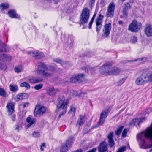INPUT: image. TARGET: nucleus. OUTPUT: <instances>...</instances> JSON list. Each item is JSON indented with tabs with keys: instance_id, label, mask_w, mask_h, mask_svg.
Returning <instances> with one entry per match:
<instances>
[{
	"instance_id": "obj_1",
	"label": "nucleus",
	"mask_w": 152,
	"mask_h": 152,
	"mask_svg": "<svg viewBox=\"0 0 152 152\" xmlns=\"http://www.w3.org/2000/svg\"><path fill=\"white\" fill-rule=\"evenodd\" d=\"M37 67L34 71L35 73L47 77H51L53 72L59 70V68L53 66L48 67L45 63L41 62H37Z\"/></svg>"
},
{
	"instance_id": "obj_2",
	"label": "nucleus",
	"mask_w": 152,
	"mask_h": 152,
	"mask_svg": "<svg viewBox=\"0 0 152 152\" xmlns=\"http://www.w3.org/2000/svg\"><path fill=\"white\" fill-rule=\"evenodd\" d=\"M120 72L119 68L112 67L111 64L109 62L105 63L100 69V73L105 75H117L119 74Z\"/></svg>"
},
{
	"instance_id": "obj_3",
	"label": "nucleus",
	"mask_w": 152,
	"mask_h": 152,
	"mask_svg": "<svg viewBox=\"0 0 152 152\" xmlns=\"http://www.w3.org/2000/svg\"><path fill=\"white\" fill-rule=\"evenodd\" d=\"M68 104V99H65L64 96L60 97L58 100L56 106L57 108L61 110L58 117L60 118L62 115L66 114L67 109V106Z\"/></svg>"
},
{
	"instance_id": "obj_4",
	"label": "nucleus",
	"mask_w": 152,
	"mask_h": 152,
	"mask_svg": "<svg viewBox=\"0 0 152 152\" xmlns=\"http://www.w3.org/2000/svg\"><path fill=\"white\" fill-rule=\"evenodd\" d=\"M144 137L149 138L152 140V124L144 132L138 134L137 138L138 140H142Z\"/></svg>"
},
{
	"instance_id": "obj_5",
	"label": "nucleus",
	"mask_w": 152,
	"mask_h": 152,
	"mask_svg": "<svg viewBox=\"0 0 152 152\" xmlns=\"http://www.w3.org/2000/svg\"><path fill=\"white\" fill-rule=\"evenodd\" d=\"M90 16V10L87 7H86L83 9L80 16V21L82 24H84L87 23Z\"/></svg>"
},
{
	"instance_id": "obj_6",
	"label": "nucleus",
	"mask_w": 152,
	"mask_h": 152,
	"mask_svg": "<svg viewBox=\"0 0 152 152\" xmlns=\"http://www.w3.org/2000/svg\"><path fill=\"white\" fill-rule=\"evenodd\" d=\"M73 140L72 137H69L66 140V142L64 143L61 145L60 152H67L71 147L73 142Z\"/></svg>"
},
{
	"instance_id": "obj_7",
	"label": "nucleus",
	"mask_w": 152,
	"mask_h": 152,
	"mask_svg": "<svg viewBox=\"0 0 152 152\" xmlns=\"http://www.w3.org/2000/svg\"><path fill=\"white\" fill-rule=\"evenodd\" d=\"M141 26L140 23L138 24L136 20H134L129 25L128 29L132 32H137L139 30Z\"/></svg>"
},
{
	"instance_id": "obj_8",
	"label": "nucleus",
	"mask_w": 152,
	"mask_h": 152,
	"mask_svg": "<svg viewBox=\"0 0 152 152\" xmlns=\"http://www.w3.org/2000/svg\"><path fill=\"white\" fill-rule=\"evenodd\" d=\"M84 74H77L73 75L70 78L71 82L77 83V82H80L84 80Z\"/></svg>"
},
{
	"instance_id": "obj_9",
	"label": "nucleus",
	"mask_w": 152,
	"mask_h": 152,
	"mask_svg": "<svg viewBox=\"0 0 152 152\" xmlns=\"http://www.w3.org/2000/svg\"><path fill=\"white\" fill-rule=\"evenodd\" d=\"M148 80L147 75H142L137 78L135 83L138 85H142L147 82Z\"/></svg>"
},
{
	"instance_id": "obj_10",
	"label": "nucleus",
	"mask_w": 152,
	"mask_h": 152,
	"mask_svg": "<svg viewBox=\"0 0 152 152\" xmlns=\"http://www.w3.org/2000/svg\"><path fill=\"white\" fill-rule=\"evenodd\" d=\"M115 5L113 3H110L109 5L106 15L107 17H113L114 15Z\"/></svg>"
},
{
	"instance_id": "obj_11",
	"label": "nucleus",
	"mask_w": 152,
	"mask_h": 152,
	"mask_svg": "<svg viewBox=\"0 0 152 152\" xmlns=\"http://www.w3.org/2000/svg\"><path fill=\"white\" fill-rule=\"evenodd\" d=\"M111 28V23H110L105 24L104 26L102 31V36L104 38L107 37L109 35Z\"/></svg>"
},
{
	"instance_id": "obj_12",
	"label": "nucleus",
	"mask_w": 152,
	"mask_h": 152,
	"mask_svg": "<svg viewBox=\"0 0 152 152\" xmlns=\"http://www.w3.org/2000/svg\"><path fill=\"white\" fill-rule=\"evenodd\" d=\"M27 53L30 54L33 57L37 59H41L44 57V54L38 50L32 51L28 52Z\"/></svg>"
},
{
	"instance_id": "obj_13",
	"label": "nucleus",
	"mask_w": 152,
	"mask_h": 152,
	"mask_svg": "<svg viewBox=\"0 0 152 152\" xmlns=\"http://www.w3.org/2000/svg\"><path fill=\"white\" fill-rule=\"evenodd\" d=\"M98 151L99 152H108L107 143L105 141L101 142L98 146Z\"/></svg>"
},
{
	"instance_id": "obj_14",
	"label": "nucleus",
	"mask_w": 152,
	"mask_h": 152,
	"mask_svg": "<svg viewBox=\"0 0 152 152\" xmlns=\"http://www.w3.org/2000/svg\"><path fill=\"white\" fill-rule=\"evenodd\" d=\"M113 132H111L108 134L107 137L108 139V142L111 148H112L115 145L114 141L113 140Z\"/></svg>"
},
{
	"instance_id": "obj_15",
	"label": "nucleus",
	"mask_w": 152,
	"mask_h": 152,
	"mask_svg": "<svg viewBox=\"0 0 152 152\" xmlns=\"http://www.w3.org/2000/svg\"><path fill=\"white\" fill-rule=\"evenodd\" d=\"M28 80L30 83L35 84L42 81L43 79L41 77H37L35 76H32L29 77Z\"/></svg>"
},
{
	"instance_id": "obj_16",
	"label": "nucleus",
	"mask_w": 152,
	"mask_h": 152,
	"mask_svg": "<svg viewBox=\"0 0 152 152\" xmlns=\"http://www.w3.org/2000/svg\"><path fill=\"white\" fill-rule=\"evenodd\" d=\"M145 33L148 37L152 36V26L149 24H147L145 29Z\"/></svg>"
},
{
	"instance_id": "obj_17",
	"label": "nucleus",
	"mask_w": 152,
	"mask_h": 152,
	"mask_svg": "<svg viewBox=\"0 0 152 152\" xmlns=\"http://www.w3.org/2000/svg\"><path fill=\"white\" fill-rule=\"evenodd\" d=\"M26 121L28 123V124L26 126V128L28 129L35 124L36 121V120L34 118H31L30 117L27 118Z\"/></svg>"
},
{
	"instance_id": "obj_18",
	"label": "nucleus",
	"mask_w": 152,
	"mask_h": 152,
	"mask_svg": "<svg viewBox=\"0 0 152 152\" xmlns=\"http://www.w3.org/2000/svg\"><path fill=\"white\" fill-rule=\"evenodd\" d=\"M28 95L26 93H20L16 96V101L19 100L26 99L28 97Z\"/></svg>"
},
{
	"instance_id": "obj_19",
	"label": "nucleus",
	"mask_w": 152,
	"mask_h": 152,
	"mask_svg": "<svg viewBox=\"0 0 152 152\" xmlns=\"http://www.w3.org/2000/svg\"><path fill=\"white\" fill-rule=\"evenodd\" d=\"M8 14L10 17L12 18H20V16L17 14L13 10H10L8 11Z\"/></svg>"
},
{
	"instance_id": "obj_20",
	"label": "nucleus",
	"mask_w": 152,
	"mask_h": 152,
	"mask_svg": "<svg viewBox=\"0 0 152 152\" xmlns=\"http://www.w3.org/2000/svg\"><path fill=\"white\" fill-rule=\"evenodd\" d=\"M131 7L129 3H127L125 4L124 8L122 10L123 15L126 18L128 15L127 10L131 9Z\"/></svg>"
},
{
	"instance_id": "obj_21",
	"label": "nucleus",
	"mask_w": 152,
	"mask_h": 152,
	"mask_svg": "<svg viewBox=\"0 0 152 152\" xmlns=\"http://www.w3.org/2000/svg\"><path fill=\"white\" fill-rule=\"evenodd\" d=\"M58 91V89L54 88L53 87L49 88L47 90L48 94L50 96L54 95Z\"/></svg>"
},
{
	"instance_id": "obj_22",
	"label": "nucleus",
	"mask_w": 152,
	"mask_h": 152,
	"mask_svg": "<svg viewBox=\"0 0 152 152\" xmlns=\"http://www.w3.org/2000/svg\"><path fill=\"white\" fill-rule=\"evenodd\" d=\"M7 107L9 114H11L14 111V104L12 103L8 104L7 105Z\"/></svg>"
},
{
	"instance_id": "obj_23",
	"label": "nucleus",
	"mask_w": 152,
	"mask_h": 152,
	"mask_svg": "<svg viewBox=\"0 0 152 152\" xmlns=\"http://www.w3.org/2000/svg\"><path fill=\"white\" fill-rule=\"evenodd\" d=\"M46 110V108L43 106L39 107L37 108V114L40 115H41L44 114Z\"/></svg>"
},
{
	"instance_id": "obj_24",
	"label": "nucleus",
	"mask_w": 152,
	"mask_h": 152,
	"mask_svg": "<svg viewBox=\"0 0 152 152\" xmlns=\"http://www.w3.org/2000/svg\"><path fill=\"white\" fill-rule=\"evenodd\" d=\"M104 17L103 16L99 14L96 20V25H102V20Z\"/></svg>"
},
{
	"instance_id": "obj_25",
	"label": "nucleus",
	"mask_w": 152,
	"mask_h": 152,
	"mask_svg": "<svg viewBox=\"0 0 152 152\" xmlns=\"http://www.w3.org/2000/svg\"><path fill=\"white\" fill-rule=\"evenodd\" d=\"M8 47L0 40V52H6L8 51Z\"/></svg>"
},
{
	"instance_id": "obj_26",
	"label": "nucleus",
	"mask_w": 152,
	"mask_h": 152,
	"mask_svg": "<svg viewBox=\"0 0 152 152\" xmlns=\"http://www.w3.org/2000/svg\"><path fill=\"white\" fill-rule=\"evenodd\" d=\"M76 110V106L75 104H73L70 106V109L68 113L71 114L73 116H74L75 115Z\"/></svg>"
},
{
	"instance_id": "obj_27",
	"label": "nucleus",
	"mask_w": 152,
	"mask_h": 152,
	"mask_svg": "<svg viewBox=\"0 0 152 152\" xmlns=\"http://www.w3.org/2000/svg\"><path fill=\"white\" fill-rule=\"evenodd\" d=\"M12 57L10 55H7L6 54H2L0 56V60H6L7 61H10L11 60Z\"/></svg>"
},
{
	"instance_id": "obj_28",
	"label": "nucleus",
	"mask_w": 152,
	"mask_h": 152,
	"mask_svg": "<svg viewBox=\"0 0 152 152\" xmlns=\"http://www.w3.org/2000/svg\"><path fill=\"white\" fill-rule=\"evenodd\" d=\"M84 122V118L83 116H80V118L78 119L77 123V126L79 127L80 126L83 124Z\"/></svg>"
},
{
	"instance_id": "obj_29",
	"label": "nucleus",
	"mask_w": 152,
	"mask_h": 152,
	"mask_svg": "<svg viewBox=\"0 0 152 152\" xmlns=\"http://www.w3.org/2000/svg\"><path fill=\"white\" fill-rule=\"evenodd\" d=\"M23 70V67L21 65H18L15 66L14 68V71L17 73L21 72Z\"/></svg>"
},
{
	"instance_id": "obj_30",
	"label": "nucleus",
	"mask_w": 152,
	"mask_h": 152,
	"mask_svg": "<svg viewBox=\"0 0 152 152\" xmlns=\"http://www.w3.org/2000/svg\"><path fill=\"white\" fill-rule=\"evenodd\" d=\"M109 113L108 110H105L102 111L101 113L100 117L105 119Z\"/></svg>"
},
{
	"instance_id": "obj_31",
	"label": "nucleus",
	"mask_w": 152,
	"mask_h": 152,
	"mask_svg": "<svg viewBox=\"0 0 152 152\" xmlns=\"http://www.w3.org/2000/svg\"><path fill=\"white\" fill-rule=\"evenodd\" d=\"M20 87H25L27 89H29L30 88V86L27 82H24L21 83L20 85Z\"/></svg>"
},
{
	"instance_id": "obj_32",
	"label": "nucleus",
	"mask_w": 152,
	"mask_h": 152,
	"mask_svg": "<svg viewBox=\"0 0 152 152\" xmlns=\"http://www.w3.org/2000/svg\"><path fill=\"white\" fill-rule=\"evenodd\" d=\"M10 90L12 92H15L17 91L18 89V87L17 85H15L13 86L12 84H10Z\"/></svg>"
},
{
	"instance_id": "obj_33",
	"label": "nucleus",
	"mask_w": 152,
	"mask_h": 152,
	"mask_svg": "<svg viewBox=\"0 0 152 152\" xmlns=\"http://www.w3.org/2000/svg\"><path fill=\"white\" fill-rule=\"evenodd\" d=\"M124 126H120L119 127L118 129L116 131H115V134L117 136L119 135L121 133L123 129L124 128Z\"/></svg>"
},
{
	"instance_id": "obj_34",
	"label": "nucleus",
	"mask_w": 152,
	"mask_h": 152,
	"mask_svg": "<svg viewBox=\"0 0 152 152\" xmlns=\"http://www.w3.org/2000/svg\"><path fill=\"white\" fill-rule=\"evenodd\" d=\"M53 60L54 61L59 63L62 65L66 64V62L59 58H53Z\"/></svg>"
},
{
	"instance_id": "obj_35",
	"label": "nucleus",
	"mask_w": 152,
	"mask_h": 152,
	"mask_svg": "<svg viewBox=\"0 0 152 152\" xmlns=\"http://www.w3.org/2000/svg\"><path fill=\"white\" fill-rule=\"evenodd\" d=\"M105 120V119L100 117L99 120L96 127H99L100 126L102 125L104 122Z\"/></svg>"
},
{
	"instance_id": "obj_36",
	"label": "nucleus",
	"mask_w": 152,
	"mask_h": 152,
	"mask_svg": "<svg viewBox=\"0 0 152 152\" xmlns=\"http://www.w3.org/2000/svg\"><path fill=\"white\" fill-rule=\"evenodd\" d=\"M9 5L7 3H2L1 4L0 8L2 10L9 7Z\"/></svg>"
},
{
	"instance_id": "obj_37",
	"label": "nucleus",
	"mask_w": 152,
	"mask_h": 152,
	"mask_svg": "<svg viewBox=\"0 0 152 152\" xmlns=\"http://www.w3.org/2000/svg\"><path fill=\"white\" fill-rule=\"evenodd\" d=\"M126 78V77H125L120 79L117 83V86H120L122 85L124 83Z\"/></svg>"
},
{
	"instance_id": "obj_38",
	"label": "nucleus",
	"mask_w": 152,
	"mask_h": 152,
	"mask_svg": "<svg viewBox=\"0 0 152 152\" xmlns=\"http://www.w3.org/2000/svg\"><path fill=\"white\" fill-rule=\"evenodd\" d=\"M96 14L94 13L93 16V17L91 19V20L89 22L88 25H89V27L88 28L89 29H90L94 21V18L95 17Z\"/></svg>"
},
{
	"instance_id": "obj_39",
	"label": "nucleus",
	"mask_w": 152,
	"mask_h": 152,
	"mask_svg": "<svg viewBox=\"0 0 152 152\" xmlns=\"http://www.w3.org/2000/svg\"><path fill=\"white\" fill-rule=\"evenodd\" d=\"M0 95L4 97H5L6 96L5 91L2 88H0Z\"/></svg>"
},
{
	"instance_id": "obj_40",
	"label": "nucleus",
	"mask_w": 152,
	"mask_h": 152,
	"mask_svg": "<svg viewBox=\"0 0 152 152\" xmlns=\"http://www.w3.org/2000/svg\"><path fill=\"white\" fill-rule=\"evenodd\" d=\"M137 38L136 37L134 36L131 37L130 42L132 43H135L137 42Z\"/></svg>"
},
{
	"instance_id": "obj_41",
	"label": "nucleus",
	"mask_w": 152,
	"mask_h": 152,
	"mask_svg": "<svg viewBox=\"0 0 152 152\" xmlns=\"http://www.w3.org/2000/svg\"><path fill=\"white\" fill-rule=\"evenodd\" d=\"M43 85L42 83L36 85L34 86V88L36 90H39L42 88Z\"/></svg>"
},
{
	"instance_id": "obj_42",
	"label": "nucleus",
	"mask_w": 152,
	"mask_h": 152,
	"mask_svg": "<svg viewBox=\"0 0 152 152\" xmlns=\"http://www.w3.org/2000/svg\"><path fill=\"white\" fill-rule=\"evenodd\" d=\"M126 149V146H123L119 148L117 152H124Z\"/></svg>"
},
{
	"instance_id": "obj_43",
	"label": "nucleus",
	"mask_w": 152,
	"mask_h": 152,
	"mask_svg": "<svg viewBox=\"0 0 152 152\" xmlns=\"http://www.w3.org/2000/svg\"><path fill=\"white\" fill-rule=\"evenodd\" d=\"M139 121V118H137L135 119H133L130 122V125H134L136 123H137H137H138V121Z\"/></svg>"
},
{
	"instance_id": "obj_44",
	"label": "nucleus",
	"mask_w": 152,
	"mask_h": 152,
	"mask_svg": "<svg viewBox=\"0 0 152 152\" xmlns=\"http://www.w3.org/2000/svg\"><path fill=\"white\" fill-rule=\"evenodd\" d=\"M139 121V118H137L135 119H133L130 122V125H134L136 123H137H137H138V121Z\"/></svg>"
},
{
	"instance_id": "obj_45",
	"label": "nucleus",
	"mask_w": 152,
	"mask_h": 152,
	"mask_svg": "<svg viewBox=\"0 0 152 152\" xmlns=\"http://www.w3.org/2000/svg\"><path fill=\"white\" fill-rule=\"evenodd\" d=\"M139 121V118H137L135 119H133L130 122V125H134L136 123H137H137H138V121Z\"/></svg>"
},
{
	"instance_id": "obj_46",
	"label": "nucleus",
	"mask_w": 152,
	"mask_h": 152,
	"mask_svg": "<svg viewBox=\"0 0 152 152\" xmlns=\"http://www.w3.org/2000/svg\"><path fill=\"white\" fill-rule=\"evenodd\" d=\"M127 134V129H125L122 132V136L123 137H126Z\"/></svg>"
},
{
	"instance_id": "obj_47",
	"label": "nucleus",
	"mask_w": 152,
	"mask_h": 152,
	"mask_svg": "<svg viewBox=\"0 0 152 152\" xmlns=\"http://www.w3.org/2000/svg\"><path fill=\"white\" fill-rule=\"evenodd\" d=\"M96 31L97 32L99 33L102 26V25H96Z\"/></svg>"
},
{
	"instance_id": "obj_48",
	"label": "nucleus",
	"mask_w": 152,
	"mask_h": 152,
	"mask_svg": "<svg viewBox=\"0 0 152 152\" xmlns=\"http://www.w3.org/2000/svg\"><path fill=\"white\" fill-rule=\"evenodd\" d=\"M33 135L35 137H39L40 134L38 132H34Z\"/></svg>"
},
{
	"instance_id": "obj_49",
	"label": "nucleus",
	"mask_w": 152,
	"mask_h": 152,
	"mask_svg": "<svg viewBox=\"0 0 152 152\" xmlns=\"http://www.w3.org/2000/svg\"><path fill=\"white\" fill-rule=\"evenodd\" d=\"M6 69V67L5 64H2L0 63V69H1L5 70Z\"/></svg>"
},
{
	"instance_id": "obj_50",
	"label": "nucleus",
	"mask_w": 152,
	"mask_h": 152,
	"mask_svg": "<svg viewBox=\"0 0 152 152\" xmlns=\"http://www.w3.org/2000/svg\"><path fill=\"white\" fill-rule=\"evenodd\" d=\"M95 0H90L89 1V5L92 7V5L94 4Z\"/></svg>"
},
{
	"instance_id": "obj_51",
	"label": "nucleus",
	"mask_w": 152,
	"mask_h": 152,
	"mask_svg": "<svg viewBox=\"0 0 152 152\" xmlns=\"http://www.w3.org/2000/svg\"><path fill=\"white\" fill-rule=\"evenodd\" d=\"M139 119V121H138V123H137V124L138 125H139V124L143 122L144 121L145 119V118H140Z\"/></svg>"
},
{
	"instance_id": "obj_52",
	"label": "nucleus",
	"mask_w": 152,
	"mask_h": 152,
	"mask_svg": "<svg viewBox=\"0 0 152 152\" xmlns=\"http://www.w3.org/2000/svg\"><path fill=\"white\" fill-rule=\"evenodd\" d=\"M148 80V81H152V74L150 76L147 75Z\"/></svg>"
},
{
	"instance_id": "obj_53",
	"label": "nucleus",
	"mask_w": 152,
	"mask_h": 152,
	"mask_svg": "<svg viewBox=\"0 0 152 152\" xmlns=\"http://www.w3.org/2000/svg\"><path fill=\"white\" fill-rule=\"evenodd\" d=\"M84 68L85 69L86 71V69H87V71L88 70L93 69V68H90V66H88L87 67H84Z\"/></svg>"
},
{
	"instance_id": "obj_54",
	"label": "nucleus",
	"mask_w": 152,
	"mask_h": 152,
	"mask_svg": "<svg viewBox=\"0 0 152 152\" xmlns=\"http://www.w3.org/2000/svg\"><path fill=\"white\" fill-rule=\"evenodd\" d=\"M15 129L17 130V132L19 131V126L18 125H16L15 126Z\"/></svg>"
},
{
	"instance_id": "obj_55",
	"label": "nucleus",
	"mask_w": 152,
	"mask_h": 152,
	"mask_svg": "<svg viewBox=\"0 0 152 152\" xmlns=\"http://www.w3.org/2000/svg\"><path fill=\"white\" fill-rule=\"evenodd\" d=\"M96 150V149L95 148H93V149L88 151L87 152H95Z\"/></svg>"
},
{
	"instance_id": "obj_56",
	"label": "nucleus",
	"mask_w": 152,
	"mask_h": 152,
	"mask_svg": "<svg viewBox=\"0 0 152 152\" xmlns=\"http://www.w3.org/2000/svg\"><path fill=\"white\" fill-rule=\"evenodd\" d=\"M11 119L13 121H15V115H13L11 117Z\"/></svg>"
},
{
	"instance_id": "obj_57",
	"label": "nucleus",
	"mask_w": 152,
	"mask_h": 152,
	"mask_svg": "<svg viewBox=\"0 0 152 152\" xmlns=\"http://www.w3.org/2000/svg\"><path fill=\"white\" fill-rule=\"evenodd\" d=\"M45 144H46L45 142L42 143L40 146H41V147H45Z\"/></svg>"
},
{
	"instance_id": "obj_58",
	"label": "nucleus",
	"mask_w": 152,
	"mask_h": 152,
	"mask_svg": "<svg viewBox=\"0 0 152 152\" xmlns=\"http://www.w3.org/2000/svg\"><path fill=\"white\" fill-rule=\"evenodd\" d=\"M139 60H140V61H142V60H144V61H145V60H146V58H140Z\"/></svg>"
},
{
	"instance_id": "obj_59",
	"label": "nucleus",
	"mask_w": 152,
	"mask_h": 152,
	"mask_svg": "<svg viewBox=\"0 0 152 152\" xmlns=\"http://www.w3.org/2000/svg\"><path fill=\"white\" fill-rule=\"evenodd\" d=\"M118 23L119 24H123V22L121 21H119Z\"/></svg>"
},
{
	"instance_id": "obj_60",
	"label": "nucleus",
	"mask_w": 152,
	"mask_h": 152,
	"mask_svg": "<svg viewBox=\"0 0 152 152\" xmlns=\"http://www.w3.org/2000/svg\"><path fill=\"white\" fill-rule=\"evenodd\" d=\"M27 104H28V103H26L25 104H24L23 105L24 107H25L26 106V105Z\"/></svg>"
},
{
	"instance_id": "obj_61",
	"label": "nucleus",
	"mask_w": 152,
	"mask_h": 152,
	"mask_svg": "<svg viewBox=\"0 0 152 152\" xmlns=\"http://www.w3.org/2000/svg\"><path fill=\"white\" fill-rule=\"evenodd\" d=\"M40 149L42 151H43L44 150V149L41 146H40Z\"/></svg>"
},
{
	"instance_id": "obj_62",
	"label": "nucleus",
	"mask_w": 152,
	"mask_h": 152,
	"mask_svg": "<svg viewBox=\"0 0 152 152\" xmlns=\"http://www.w3.org/2000/svg\"><path fill=\"white\" fill-rule=\"evenodd\" d=\"M59 79V78H58V77H57V78H56V79H55V80H54L56 82H57V81H56V79Z\"/></svg>"
},
{
	"instance_id": "obj_63",
	"label": "nucleus",
	"mask_w": 152,
	"mask_h": 152,
	"mask_svg": "<svg viewBox=\"0 0 152 152\" xmlns=\"http://www.w3.org/2000/svg\"><path fill=\"white\" fill-rule=\"evenodd\" d=\"M123 2L125 1V0H121Z\"/></svg>"
},
{
	"instance_id": "obj_64",
	"label": "nucleus",
	"mask_w": 152,
	"mask_h": 152,
	"mask_svg": "<svg viewBox=\"0 0 152 152\" xmlns=\"http://www.w3.org/2000/svg\"><path fill=\"white\" fill-rule=\"evenodd\" d=\"M150 152H151V151H152V149H151V150H150Z\"/></svg>"
}]
</instances>
